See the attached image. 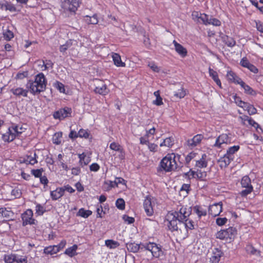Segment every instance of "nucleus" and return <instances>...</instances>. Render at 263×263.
Listing matches in <instances>:
<instances>
[{"mask_svg": "<svg viewBox=\"0 0 263 263\" xmlns=\"http://www.w3.org/2000/svg\"><path fill=\"white\" fill-rule=\"evenodd\" d=\"M47 80L45 75L41 72L36 74L34 81L29 80L26 83L27 88L33 95H39L45 90L47 85Z\"/></svg>", "mask_w": 263, "mask_h": 263, "instance_id": "1", "label": "nucleus"}, {"mask_svg": "<svg viewBox=\"0 0 263 263\" xmlns=\"http://www.w3.org/2000/svg\"><path fill=\"white\" fill-rule=\"evenodd\" d=\"M176 158V155L173 153L167 154L160 162L161 168L165 172L175 171L178 166Z\"/></svg>", "mask_w": 263, "mask_h": 263, "instance_id": "2", "label": "nucleus"}, {"mask_svg": "<svg viewBox=\"0 0 263 263\" xmlns=\"http://www.w3.org/2000/svg\"><path fill=\"white\" fill-rule=\"evenodd\" d=\"M178 219L179 223L183 222L192 213V208L187 205H178L175 210L170 211Z\"/></svg>", "mask_w": 263, "mask_h": 263, "instance_id": "3", "label": "nucleus"}, {"mask_svg": "<svg viewBox=\"0 0 263 263\" xmlns=\"http://www.w3.org/2000/svg\"><path fill=\"white\" fill-rule=\"evenodd\" d=\"M23 129L22 127L13 124L11 127H9L8 132L2 136L4 141L10 142L13 141L16 136L22 134Z\"/></svg>", "mask_w": 263, "mask_h": 263, "instance_id": "4", "label": "nucleus"}, {"mask_svg": "<svg viewBox=\"0 0 263 263\" xmlns=\"http://www.w3.org/2000/svg\"><path fill=\"white\" fill-rule=\"evenodd\" d=\"M237 233L235 228L230 227L227 229L220 230L217 232L215 235L217 238L231 241L234 239Z\"/></svg>", "mask_w": 263, "mask_h": 263, "instance_id": "5", "label": "nucleus"}, {"mask_svg": "<svg viewBox=\"0 0 263 263\" xmlns=\"http://www.w3.org/2000/svg\"><path fill=\"white\" fill-rule=\"evenodd\" d=\"M61 6L65 12L75 13L79 4L78 0H65L62 2Z\"/></svg>", "mask_w": 263, "mask_h": 263, "instance_id": "6", "label": "nucleus"}, {"mask_svg": "<svg viewBox=\"0 0 263 263\" xmlns=\"http://www.w3.org/2000/svg\"><path fill=\"white\" fill-rule=\"evenodd\" d=\"M142 246L145 250L150 251L154 257L158 258L163 254L161 247L155 243L149 242L142 245Z\"/></svg>", "mask_w": 263, "mask_h": 263, "instance_id": "7", "label": "nucleus"}, {"mask_svg": "<svg viewBox=\"0 0 263 263\" xmlns=\"http://www.w3.org/2000/svg\"><path fill=\"white\" fill-rule=\"evenodd\" d=\"M93 83L95 86L94 91L96 93L104 96L109 92V89L103 81L95 79L93 80Z\"/></svg>", "mask_w": 263, "mask_h": 263, "instance_id": "8", "label": "nucleus"}, {"mask_svg": "<svg viewBox=\"0 0 263 263\" xmlns=\"http://www.w3.org/2000/svg\"><path fill=\"white\" fill-rule=\"evenodd\" d=\"M238 121L240 122L241 124L243 126L248 127L249 125H250L255 128L257 130L259 128L262 131V129L260 128L259 125L254 120H253L251 118L248 116L242 115L239 116L238 117Z\"/></svg>", "mask_w": 263, "mask_h": 263, "instance_id": "9", "label": "nucleus"}, {"mask_svg": "<svg viewBox=\"0 0 263 263\" xmlns=\"http://www.w3.org/2000/svg\"><path fill=\"white\" fill-rule=\"evenodd\" d=\"M232 135L230 134H222L216 139L214 145L215 147L220 148L223 144H228L231 143Z\"/></svg>", "mask_w": 263, "mask_h": 263, "instance_id": "10", "label": "nucleus"}, {"mask_svg": "<svg viewBox=\"0 0 263 263\" xmlns=\"http://www.w3.org/2000/svg\"><path fill=\"white\" fill-rule=\"evenodd\" d=\"M166 220L168 221V227L171 231H177L178 229V223H179L178 219L171 213L168 212L166 216Z\"/></svg>", "mask_w": 263, "mask_h": 263, "instance_id": "11", "label": "nucleus"}, {"mask_svg": "<svg viewBox=\"0 0 263 263\" xmlns=\"http://www.w3.org/2000/svg\"><path fill=\"white\" fill-rule=\"evenodd\" d=\"M71 112L72 111L70 108L65 107L55 111L53 116L55 119L63 120L71 116Z\"/></svg>", "mask_w": 263, "mask_h": 263, "instance_id": "12", "label": "nucleus"}, {"mask_svg": "<svg viewBox=\"0 0 263 263\" xmlns=\"http://www.w3.org/2000/svg\"><path fill=\"white\" fill-rule=\"evenodd\" d=\"M23 225L33 224L35 223V219L33 218V211L31 209L27 210L22 214Z\"/></svg>", "mask_w": 263, "mask_h": 263, "instance_id": "13", "label": "nucleus"}, {"mask_svg": "<svg viewBox=\"0 0 263 263\" xmlns=\"http://www.w3.org/2000/svg\"><path fill=\"white\" fill-rule=\"evenodd\" d=\"M222 210V204L221 202L211 205L209 208V214L213 217L218 216Z\"/></svg>", "mask_w": 263, "mask_h": 263, "instance_id": "14", "label": "nucleus"}, {"mask_svg": "<svg viewBox=\"0 0 263 263\" xmlns=\"http://www.w3.org/2000/svg\"><path fill=\"white\" fill-rule=\"evenodd\" d=\"M29 89L28 88L24 89L21 87H13L10 91L15 96L17 97H27Z\"/></svg>", "mask_w": 263, "mask_h": 263, "instance_id": "15", "label": "nucleus"}, {"mask_svg": "<svg viewBox=\"0 0 263 263\" xmlns=\"http://www.w3.org/2000/svg\"><path fill=\"white\" fill-rule=\"evenodd\" d=\"M143 206L147 215L151 216L154 213L152 202L150 197L147 196L143 202Z\"/></svg>", "mask_w": 263, "mask_h": 263, "instance_id": "16", "label": "nucleus"}, {"mask_svg": "<svg viewBox=\"0 0 263 263\" xmlns=\"http://www.w3.org/2000/svg\"><path fill=\"white\" fill-rule=\"evenodd\" d=\"M203 136L201 134H198L195 136L192 139L187 141V144L189 147H194L200 143Z\"/></svg>", "mask_w": 263, "mask_h": 263, "instance_id": "17", "label": "nucleus"}, {"mask_svg": "<svg viewBox=\"0 0 263 263\" xmlns=\"http://www.w3.org/2000/svg\"><path fill=\"white\" fill-rule=\"evenodd\" d=\"M222 254V252L220 249L215 248L210 258V263H219Z\"/></svg>", "mask_w": 263, "mask_h": 263, "instance_id": "18", "label": "nucleus"}, {"mask_svg": "<svg viewBox=\"0 0 263 263\" xmlns=\"http://www.w3.org/2000/svg\"><path fill=\"white\" fill-rule=\"evenodd\" d=\"M173 44L174 45L175 50L177 53L181 57L184 58L187 55V50L181 44L177 43L175 40L173 41Z\"/></svg>", "mask_w": 263, "mask_h": 263, "instance_id": "19", "label": "nucleus"}, {"mask_svg": "<svg viewBox=\"0 0 263 263\" xmlns=\"http://www.w3.org/2000/svg\"><path fill=\"white\" fill-rule=\"evenodd\" d=\"M0 9L5 11H9L11 12H15L17 11L16 8L10 2H0Z\"/></svg>", "mask_w": 263, "mask_h": 263, "instance_id": "20", "label": "nucleus"}, {"mask_svg": "<svg viewBox=\"0 0 263 263\" xmlns=\"http://www.w3.org/2000/svg\"><path fill=\"white\" fill-rule=\"evenodd\" d=\"M37 156L35 153H31L29 155L25 156L23 162L26 164L34 165L37 162Z\"/></svg>", "mask_w": 263, "mask_h": 263, "instance_id": "21", "label": "nucleus"}, {"mask_svg": "<svg viewBox=\"0 0 263 263\" xmlns=\"http://www.w3.org/2000/svg\"><path fill=\"white\" fill-rule=\"evenodd\" d=\"M65 190L62 187L57 188L55 190L51 191L50 196L53 200H56L63 196Z\"/></svg>", "mask_w": 263, "mask_h": 263, "instance_id": "22", "label": "nucleus"}, {"mask_svg": "<svg viewBox=\"0 0 263 263\" xmlns=\"http://www.w3.org/2000/svg\"><path fill=\"white\" fill-rule=\"evenodd\" d=\"M207 156L205 154L202 155L201 157L196 160L195 166L198 168H204L207 166Z\"/></svg>", "mask_w": 263, "mask_h": 263, "instance_id": "23", "label": "nucleus"}, {"mask_svg": "<svg viewBox=\"0 0 263 263\" xmlns=\"http://www.w3.org/2000/svg\"><path fill=\"white\" fill-rule=\"evenodd\" d=\"M233 160V159H232V158L228 156L226 154L223 157H221L219 159L218 162L219 163V165L221 168L226 167Z\"/></svg>", "mask_w": 263, "mask_h": 263, "instance_id": "24", "label": "nucleus"}, {"mask_svg": "<svg viewBox=\"0 0 263 263\" xmlns=\"http://www.w3.org/2000/svg\"><path fill=\"white\" fill-rule=\"evenodd\" d=\"M238 82V84H239L241 87L243 88L245 92L248 95L255 96L256 92L248 85L246 84L242 80Z\"/></svg>", "mask_w": 263, "mask_h": 263, "instance_id": "25", "label": "nucleus"}, {"mask_svg": "<svg viewBox=\"0 0 263 263\" xmlns=\"http://www.w3.org/2000/svg\"><path fill=\"white\" fill-rule=\"evenodd\" d=\"M187 174L189 177L192 176L193 178H199V179H203L206 176V172H201L200 171H190L187 173Z\"/></svg>", "mask_w": 263, "mask_h": 263, "instance_id": "26", "label": "nucleus"}, {"mask_svg": "<svg viewBox=\"0 0 263 263\" xmlns=\"http://www.w3.org/2000/svg\"><path fill=\"white\" fill-rule=\"evenodd\" d=\"M142 245H144V244H138L136 243H129L127 244V248L128 251L136 253L140 249H142L143 247Z\"/></svg>", "mask_w": 263, "mask_h": 263, "instance_id": "27", "label": "nucleus"}, {"mask_svg": "<svg viewBox=\"0 0 263 263\" xmlns=\"http://www.w3.org/2000/svg\"><path fill=\"white\" fill-rule=\"evenodd\" d=\"M227 78L228 80L231 82L234 83L238 84V80L242 81V80L237 77L236 74L232 71L230 70L227 72Z\"/></svg>", "mask_w": 263, "mask_h": 263, "instance_id": "28", "label": "nucleus"}, {"mask_svg": "<svg viewBox=\"0 0 263 263\" xmlns=\"http://www.w3.org/2000/svg\"><path fill=\"white\" fill-rule=\"evenodd\" d=\"M209 74L211 77L212 78L213 80L215 82L217 85L221 88V83L220 80L218 78L217 72L211 69L210 67L209 68Z\"/></svg>", "mask_w": 263, "mask_h": 263, "instance_id": "29", "label": "nucleus"}, {"mask_svg": "<svg viewBox=\"0 0 263 263\" xmlns=\"http://www.w3.org/2000/svg\"><path fill=\"white\" fill-rule=\"evenodd\" d=\"M114 64L118 67H125V64L121 61V57L118 53H114L112 55Z\"/></svg>", "mask_w": 263, "mask_h": 263, "instance_id": "30", "label": "nucleus"}, {"mask_svg": "<svg viewBox=\"0 0 263 263\" xmlns=\"http://www.w3.org/2000/svg\"><path fill=\"white\" fill-rule=\"evenodd\" d=\"M194 212L198 215V218H200L202 216L206 215V210L199 205H196L193 208Z\"/></svg>", "mask_w": 263, "mask_h": 263, "instance_id": "31", "label": "nucleus"}, {"mask_svg": "<svg viewBox=\"0 0 263 263\" xmlns=\"http://www.w3.org/2000/svg\"><path fill=\"white\" fill-rule=\"evenodd\" d=\"M78 246L77 245H74L66 249L65 251V254L69 257H73L77 254L76 252Z\"/></svg>", "mask_w": 263, "mask_h": 263, "instance_id": "32", "label": "nucleus"}, {"mask_svg": "<svg viewBox=\"0 0 263 263\" xmlns=\"http://www.w3.org/2000/svg\"><path fill=\"white\" fill-rule=\"evenodd\" d=\"M59 252L57 246L55 245L48 246L44 249V252L46 254L53 255Z\"/></svg>", "mask_w": 263, "mask_h": 263, "instance_id": "33", "label": "nucleus"}, {"mask_svg": "<svg viewBox=\"0 0 263 263\" xmlns=\"http://www.w3.org/2000/svg\"><path fill=\"white\" fill-rule=\"evenodd\" d=\"M180 224H182L186 229V231L188 230H193L194 229V222L192 220H189L188 218H186L183 222L179 223Z\"/></svg>", "mask_w": 263, "mask_h": 263, "instance_id": "34", "label": "nucleus"}, {"mask_svg": "<svg viewBox=\"0 0 263 263\" xmlns=\"http://www.w3.org/2000/svg\"><path fill=\"white\" fill-rule=\"evenodd\" d=\"M85 21L88 24L95 25L98 24V19L96 14H94L92 16L86 15L85 17Z\"/></svg>", "mask_w": 263, "mask_h": 263, "instance_id": "35", "label": "nucleus"}, {"mask_svg": "<svg viewBox=\"0 0 263 263\" xmlns=\"http://www.w3.org/2000/svg\"><path fill=\"white\" fill-rule=\"evenodd\" d=\"M239 148L240 146L239 145H234L231 146L228 148L226 154L234 159V154L237 152L239 149Z\"/></svg>", "mask_w": 263, "mask_h": 263, "instance_id": "36", "label": "nucleus"}, {"mask_svg": "<svg viewBox=\"0 0 263 263\" xmlns=\"http://www.w3.org/2000/svg\"><path fill=\"white\" fill-rule=\"evenodd\" d=\"M174 143V140L172 137H168L165 139L160 144L161 147L166 146L168 147H171Z\"/></svg>", "mask_w": 263, "mask_h": 263, "instance_id": "37", "label": "nucleus"}, {"mask_svg": "<svg viewBox=\"0 0 263 263\" xmlns=\"http://www.w3.org/2000/svg\"><path fill=\"white\" fill-rule=\"evenodd\" d=\"M92 214V212L90 210H85L83 208L80 209L78 212L77 213V215L78 216H81L83 218H87L90 215Z\"/></svg>", "mask_w": 263, "mask_h": 263, "instance_id": "38", "label": "nucleus"}, {"mask_svg": "<svg viewBox=\"0 0 263 263\" xmlns=\"http://www.w3.org/2000/svg\"><path fill=\"white\" fill-rule=\"evenodd\" d=\"M241 185L242 187H249L251 185V181L248 176H243L241 180Z\"/></svg>", "mask_w": 263, "mask_h": 263, "instance_id": "39", "label": "nucleus"}, {"mask_svg": "<svg viewBox=\"0 0 263 263\" xmlns=\"http://www.w3.org/2000/svg\"><path fill=\"white\" fill-rule=\"evenodd\" d=\"M243 108L247 110L249 115H254L256 113V109L252 105L248 103H246Z\"/></svg>", "mask_w": 263, "mask_h": 263, "instance_id": "40", "label": "nucleus"}, {"mask_svg": "<svg viewBox=\"0 0 263 263\" xmlns=\"http://www.w3.org/2000/svg\"><path fill=\"white\" fill-rule=\"evenodd\" d=\"M105 245L109 249H115L119 246V243L118 241L113 240L112 239H107L105 241Z\"/></svg>", "mask_w": 263, "mask_h": 263, "instance_id": "41", "label": "nucleus"}, {"mask_svg": "<svg viewBox=\"0 0 263 263\" xmlns=\"http://www.w3.org/2000/svg\"><path fill=\"white\" fill-rule=\"evenodd\" d=\"M73 41L69 40L67 41L65 44L60 46V51L61 52H65L68 49L70 48L73 44Z\"/></svg>", "mask_w": 263, "mask_h": 263, "instance_id": "42", "label": "nucleus"}, {"mask_svg": "<svg viewBox=\"0 0 263 263\" xmlns=\"http://www.w3.org/2000/svg\"><path fill=\"white\" fill-rule=\"evenodd\" d=\"M223 41L224 43L230 47H233L236 45L235 40L233 37L228 36L223 37Z\"/></svg>", "mask_w": 263, "mask_h": 263, "instance_id": "43", "label": "nucleus"}, {"mask_svg": "<svg viewBox=\"0 0 263 263\" xmlns=\"http://www.w3.org/2000/svg\"><path fill=\"white\" fill-rule=\"evenodd\" d=\"M16 255L15 254H6L4 257V260L6 263L15 262Z\"/></svg>", "mask_w": 263, "mask_h": 263, "instance_id": "44", "label": "nucleus"}, {"mask_svg": "<svg viewBox=\"0 0 263 263\" xmlns=\"http://www.w3.org/2000/svg\"><path fill=\"white\" fill-rule=\"evenodd\" d=\"M79 158L80 159V163L81 164H83L84 165L88 164L90 160L89 157H86L84 153L79 154Z\"/></svg>", "mask_w": 263, "mask_h": 263, "instance_id": "45", "label": "nucleus"}, {"mask_svg": "<svg viewBox=\"0 0 263 263\" xmlns=\"http://www.w3.org/2000/svg\"><path fill=\"white\" fill-rule=\"evenodd\" d=\"M35 214L38 216L42 215L46 211L45 208L40 204L37 203L35 206Z\"/></svg>", "mask_w": 263, "mask_h": 263, "instance_id": "46", "label": "nucleus"}, {"mask_svg": "<svg viewBox=\"0 0 263 263\" xmlns=\"http://www.w3.org/2000/svg\"><path fill=\"white\" fill-rule=\"evenodd\" d=\"M15 262L17 263H27V257L26 256L19 255L15 254Z\"/></svg>", "mask_w": 263, "mask_h": 263, "instance_id": "47", "label": "nucleus"}, {"mask_svg": "<svg viewBox=\"0 0 263 263\" xmlns=\"http://www.w3.org/2000/svg\"><path fill=\"white\" fill-rule=\"evenodd\" d=\"M198 22H202L203 24L205 25H208L209 22V18H208V16L205 14H200L199 17H198V20H197Z\"/></svg>", "mask_w": 263, "mask_h": 263, "instance_id": "48", "label": "nucleus"}, {"mask_svg": "<svg viewBox=\"0 0 263 263\" xmlns=\"http://www.w3.org/2000/svg\"><path fill=\"white\" fill-rule=\"evenodd\" d=\"M53 86L60 92L65 93V89L64 85L62 83L59 81H56L53 83Z\"/></svg>", "mask_w": 263, "mask_h": 263, "instance_id": "49", "label": "nucleus"}, {"mask_svg": "<svg viewBox=\"0 0 263 263\" xmlns=\"http://www.w3.org/2000/svg\"><path fill=\"white\" fill-rule=\"evenodd\" d=\"M63 155L62 154H59L58 156V160L59 162L60 165H61L63 169L67 171L68 170V167L67 165L64 163V161L63 160Z\"/></svg>", "mask_w": 263, "mask_h": 263, "instance_id": "50", "label": "nucleus"}, {"mask_svg": "<svg viewBox=\"0 0 263 263\" xmlns=\"http://www.w3.org/2000/svg\"><path fill=\"white\" fill-rule=\"evenodd\" d=\"M186 95L185 91L181 87L177 91L174 92V96L179 99L183 98Z\"/></svg>", "mask_w": 263, "mask_h": 263, "instance_id": "51", "label": "nucleus"}, {"mask_svg": "<svg viewBox=\"0 0 263 263\" xmlns=\"http://www.w3.org/2000/svg\"><path fill=\"white\" fill-rule=\"evenodd\" d=\"M11 212L7 210L6 208H0V217H9Z\"/></svg>", "mask_w": 263, "mask_h": 263, "instance_id": "52", "label": "nucleus"}, {"mask_svg": "<svg viewBox=\"0 0 263 263\" xmlns=\"http://www.w3.org/2000/svg\"><path fill=\"white\" fill-rule=\"evenodd\" d=\"M37 67L41 71L46 70V67L45 65V62L44 60H37L36 61Z\"/></svg>", "mask_w": 263, "mask_h": 263, "instance_id": "53", "label": "nucleus"}, {"mask_svg": "<svg viewBox=\"0 0 263 263\" xmlns=\"http://www.w3.org/2000/svg\"><path fill=\"white\" fill-rule=\"evenodd\" d=\"M116 206L120 210H123L125 208V202L122 198H119L116 202Z\"/></svg>", "mask_w": 263, "mask_h": 263, "instance_id": "54", "label": "nucleus"}, {"mask_svg": "<svg viewBox=\"0 0 263 263\" xmlns=\"http://www.w3.org/2000/svg\"><path fill=\"white\" fill-rule=\"evenodd\" d=\"M233 98L235 103L240 107L243 108L246 102L242 101L239 97H237L236 95L233 96Z\"/></svg>", "mask_w": 263, "mask_h": 263, "instance_id": "55", "label": "nucleus"}, {"mask_svg": "<svg viewBox=\"0 0 263 263\" xmlns=\"http://www.w3.org/2000/svg\"><path fill=\"white\" fill-rule=\"evenodd\" d=\"M109 147L111 149L117 152H119V151H121V149H122L121 146L119 144L116 142H112L110 143Z\"/></svg>", "mask_w": 263, "mask_h": 263, "instance_id": "56", "label": "nucleus"}, {"mask_svg": "<svg viewBox=\"0 0 263 263\" xmlns=\"http://www.w3.org/2000/svg\"><path fill=\"white\" fill-rule=\"evenodd\" d=\"M148 66L154 72H158L160 71V68L154 62H148Z\"/></svg>", "mask_w": 263, "mask_h": 263, "instance_id": "57", "label": "nucleus"}, {"mask_svg": "<svg viewBox=\"0 0 263 263\" xmlns=\"http://www.w3.org/2000/svg\"><path fill=\"white\" fill-rule=\"evenodd\" d=\"M208 24L213 25L215 26H219L221 25V22L217 18L210 17Z\"/></svg>", "mask_w": 263, "mask_h": 263, "instance_id": "58", "label": "nucleus"}, {"mask_svg": "<svg viewBox=\"0 0 263 263\" xmlns=\"http://www.w3.org/2000/svg\"><path fill=\"white\" fill-rule=\"evenodd\" d=\"M245 188H246V189L242 190L240 193V195L242 196H246L248 194H250L252 192L253 189V187L252 186H250L249 187H245Z\"/></svg>", "mask_w": 263, "mask_h": 263, "instance_id": "59", "label": "nucleus"}, {"mask_svg": "<svg viewBox=\"0 0 263 263\" xmlns=\"http://www.w3.org/2000/svg\"><path fill=\"white\" fill-rule=\"evenodd\" d=\"M4 35L5 39L8 41L10 40L14 37L13 33L9 30H7L4 33Z\"/></svg>", "mask_w": 263, "mask_h": 263, "instance_id": "60", "label": "nucleus"}, {"mask_svg": "<svg viewBox=\"0 0 263 263\" xmlns=\"http://www.w3.org/2000/svg\"><path fill=\"white\" fill-rule=\"evenodd\" d=\"M42 169L32 170L31 171V174L37 178H40L42 176Z\"/></svg>", "mask_w": 263, "mask_h": 263, "instance_id": "61", "label": "nucleus"}, {"mask_svg": "<svg viewBox=\"0 0 263 263\" xmlns=\"http://www.w3.org/2000/svg\"><path fill=\"white\" fill-rule=\"evenodd\" d=\"M197 156V154L195 153H190L185 157V162L186 163H189L192 159L195 158Z\"/></svg>", "mask_w": 263, "mask_h": 263, "instance_id": "62", "label": "nucleus"}, {"mask_svg": "<svg viewBox=\"0 0 263 263\" xmlns=\"http://www.w3.org/2000/svg\"><path fill=\"white\" fill-rule=\"evenodd\" d=\"M227 221H228V219L226 217H224V218L219 217L216 219V222L218 226H221L225 224L226 223V222H227Z\"/></svg>", "mask_w": 263, "mask_h": 263, "instance_id": "63", "label": "nucleus"}, {"mask_svg": "<svg viewBox=\"0 0 263 263\" xmlns=\"http://www.w3.org/2000/svg\"><path fill=\"white\" fill-rule=\"evenodd\" d=\"M89 136V134L88 132L83 129H80L78 132V137L81 138H87Z\"/></svg>", "mask_w": 263, "mask_h": 263, "instance_id": "64", "label": "nucleus"}]
</instances>
